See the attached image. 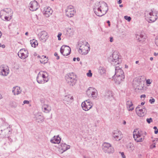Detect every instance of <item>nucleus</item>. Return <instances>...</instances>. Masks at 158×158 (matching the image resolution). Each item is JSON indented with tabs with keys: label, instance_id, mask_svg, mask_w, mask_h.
I'll return each mask as SVG.
<instances>
[{
	"label": "nucleus",
	"instance_id": "1",
	"mask_svg": "<svg viewBox=\"0 0 158 158\" xmlns=\"http://www.w3.org/2000/svg\"><path fill=\"white\" fill-rule=\"evenodd\" d=\"M93 9L97 16L101 17L106 14L108 10V7L106 2H97L94 5Z\"/></svg>",
	"mask_w": 158,
	"mask_h": 158
},
{
	"label": "nucleus",
	"instance_id": "2",
	"mask_svg": "<svg viewBox=\"0 0 158 158\" xmlns=\"http://www.w3.org/2000/svg\"><path fill=\"white\" fill-rule=\"evenodd\" d=\"M145 19L149 23L154 22L158 18L157 11L154 10H151L150 11H147L145 13Z\"/></svg>",
	"mask_w": 158,
	"mask_h": 158
},
{
	"label": "nucleus",
	"instance_id": "3",
	"mask_svg": "<svg viewBox=\"0 0 158 158\" xmlns=\"http://www.w3.org/2000/svg\"><path fill=\"white\" fill-rule=\"evenodd\" d=\"M13 13V11L10 8H5L0 11V17L3 20L4 19L5 20L8 21L11 19Z\"/></svg>",
	"mask_w": 158,
	"mask_h": 158
},
{
	"label": "nucleus",
	"instance_id": "4",
	"mask_svg": "<svg viewBox=\"0 0 158 158\" xmlns=\"http://www.w3.org/2000/svg\"><path fill=\"white\" fill-rule=\"evenodd\" d=\"M49 80L48 73L44 71H40L38 74L37 77V81L40 84H44Z\"/></svg>",
	"mask_w": 158,
	"mask_h": 158
},
{
	"label": "nucleus",
	"instance_id": "5",
	"mask_svg": "<svg viewBox=\"0 0 158 158\" xmlns=\"http://www.w3.org/2000/svg\"><path fill=\"white\" fill-rule=\"evenodd\" d=\"M143 81L140 77L135 78L133 81L132 85L135 89L142 90L143 87Z\"/></svg>",
	"mask_w": 158,
	"mask_h": 158
},
{
	"label": "nucleus",
	"instance_id": "6",
	"mask_svg": "<svg viewBox=\"0 0 158 158\" xmlns=\"http://www.w3.org/2000/svg\"><path fill=\"white\" fill-rule=\"evenodd\" d=\"M110 61L112 64L114 66H117V65H119L120 63L121 60L119 58L118 53L117 52H114L110 56Z\"/></svg>",
	"mask_w": 158,
	"mask_h": 158
},
{
	"label": "nucleus",
	"instance_id": "7",
	"mask_svg": "<svg viewBox=\"0 0 158 158\" xmlns=\"http://www.w3.org/2000/svg\"><path fill=\"white\" fill-rule=\"evenodd\" d=\"M86 92L87 96L93 99H95L98 97V91L93 87H89L86 90Z\"/></svg>",
	"mask_w": 158,
	"mask_h": 158
},
{
	"label": "nucleus",
	"instance_id": "8",
	"mask_svg": "<svg viewBox=\"0 0 158 158\" xmlns=\"http://www.w3.org/2000/svg\"><path fill=\"white\" fill-rule=\"evenodd\" d=\"M102 151L106 153L110 154L114 152V149L111 144L107 142L103 143L102 145Z\"/></svg>",
	"mask_w": 158,
	"mask_h": 158
},
{
	"label": "nucleus",
	"instance_id": "9",
	"mask_svg": "<svg viewBox=\"0 0 158 158\" xmlns=\"http://www.w3.org/2000/svg\"><path fill=\"white\" fill-rule=\"evenodd\" d=\"M65 77L67 82L70 86H73L76 83V77L73 73L68 74Z\"/></svg>",
	"mask_w": 158,
	"mask_h": 158
},
{
	"label": "nucleus",
	"instance_id": "10",
	"mask_svg": "<svg viewBox=\"0 0 158 158\" xmlns=\"http://www.w3.org/2000/svg\"><path fill=\"white\" fill-rule=\"evenodd\" d=\"M133 136L135 141L137 142H142L144 139V136L141 131L138 129H135L133 132Z\"/></svg>",
	"mask_w": 158,
	"mask_h": 158
},
{
	"label": "nucleus",
	"instance_id": "11",
	"mask_svg": "<svg viewBox=\"0 0 158 158\" xmlns=\"http://www.w3.org/2000/svg\"><path fill=\"white\" fill-rule=\"evenodd\" d=\"M89 51V45L87 43L85 44H82L81 45L78 49L79 52L82 54L85 55L88 53Z\"/></svg>",
	"mask_w": 158,
	"mask_h": 158
},
{
	"label": "nucleus",
	"instance_id": "12",
	"mask_svg": "<svg viewBox=\"0 0 158 158\" xmlns=\"http://www.w3.org/2000/svg\"><path fill=\"white\" fill-rule=\"evenodd\" d=\"M93 103L89 100H86L82 102L81 106L83 110L87 111L92 108Z\"/></svg>",
	"mask_w": 158,
	"mask_h": 158
},
{
	"label": "nucleus",
	"instance_id": "13",
	"mask_svg": "<svg viewBox=\"0 0 158 158\" xmlns=\"http://www.w3.org/2000/svg\"><path fill=\"white\" fill-rule=\"evenodd\" d=\"M135 111L138 115L140 117L144 116L146 113V110L141 105H138L135 109Z\"/></svg>",
	"mask_w": 158,
	"mask_h": 158
},
{
	"label": "nucleus",
	"instance_id": "14",
	"mask_svg": "<svg viewBox=\"0 0 158 158\" xmlns=\"http://www.w3.org/2000/svg\"><path fill=\"white\" fill-rule=\"evenodd\" d=\"M65 12L66 16L69 17H73L76 13L72 6H68L65 10Z\"/></svg>",
	"mask_w": 158,
	"mask_h": 158
},
{
	"label": "nucleus",
	"instance_id": "15",
	"mask_svg": "<svg viewBox=\"0 0 158 158\" xmlns=\"http://www.w3.org/2000/svg\"><path fill=\"white\" fill-rule=\"evenodd\" d=\"M122 137V134L120 131L117 130L114 131L112 133V138L114 140L119 141Z\"/></svg>",
	"mask_w": 158,
	"mask_h": 158
},
{
	"label": "nucleus",
	"instance_id": "16",
	"mask_svg": "<svg viewBox=\"0 0 158 158\" xmlns=\"http://www.w3.org/2000/svg\"><path fill=\"white\" fill-rule=\"evenodd\" d=\"M60 53L64 56L69 55L71 52V48L68 46L63 45L60 49Z\"/></svg>",
	"mask_w": 158,
	"mask_h": 158
},
{
	"label": "nucleus",
	"instance_id": "17",
	"mask_svg": "<svg viewBox=\"0 0 158 158\" xmlns=\"http://www.w3.org/2000/svg\"><path fill=\"white\" fill-rule=\"evenodd\" d=\"M18 54L19 58L24 60L28 57V51L26 49H22L19 50Z\"/></svg>",
	"mask_w": 158,
	"mask_h": 158
},
{
	"label": "nucleus",
	"instance_id": "18",
	"mask_svg": "<svg viewBox=\"0 0 158 158\" xmlns=\"http://www.w3.org/2000/svg\"><path fill=\"white\" fill-rule=\"evenodd\" d=\"M29 9L31 11H35L38 9L39 7L38 3L36 1H31L29 5Z\"/></svg>",
	"mask_w": 158,
	"mask_h": 158
},
{
	"label": "nucleus",
	"instance_id": "19",
	"mask_svg": "<svg viewBox=\"0 0 158 158\" xmlns=\"http://www.w3.org/2000/svg\"><path fill=\"white\" fill-rule=\"evenodd\" d=\"M53 11L52 8L49 6H46L44 7L43 10L42 12L44 16L48 17L52 15Z\"/></svg>",
	"mask_w": 158,
	"mask_h": 158
},
{
	"label": "nucleus",
	"instance_id": "20",
	"mask_svg": "<svg viewBox=\"0 0 158 158\" xmlns=\"http://www.w3.org/2000/svg\"><path fill=\"white\" fill-rule=\"evenodd\" d=\"M9 73L8 67L6 66L2 65L0 66V75L3 76H6Z\"/></svg>",
	"mask_w": 158,
	"mask_h": 158
},
{
	"label": "nucleus",
	"instance_id": "21",
	"mask_svg": "<svg viewBox=\"0 0 158 158\" xmlns=\"http://www.w3.org/2000/svg\"><path fill=\"white\" fill-rule=\"evenodd\" d=\"M39 35L40 40L43 42H45L48 37L47 33L45 31H41Z\"/></svg>",
	"mask_w": 158,
	"mask_h": 158
},
{
	"label": "nucleus",
	"instance_id": "22",
	"mask_svg": "<svg viewBox=\"0 0 158 158\" xmlns=\"http://www.w3.org/2000/svg\"><path fill=\"white\" fill-rule=\"evenodd\" d=\"M73 98L70 95H68L64 96L63 98L64 102L66 104H70L73 101Z\"/></svg>",
	"mask_w": 158,
	"mask_h": 158
},
{
	"label": "nucleus",
	"instance_id": "23",
	"mask_svg": "<svg viewBox=\"0 0 158 158\" xmlns=\"http://www.w3.org/2000/svg\"><path fill=\"white\" fill-rule=\"evenodd\" d=\"M146 38V36L143 34H139L136 35V40L141 43L144 42Z\"/></svg>",
	"mask_w": 158,
	"mask_h": 158
},
{
	"label": "nucleus",
	"instance_id": "24",
	"mask_svg": "<svg viewBox=\"0 0 158 158\" xmlns=\"http://www.w3.org/2000/svg\"><path fill=\"white\" fill-rule=\"evenodd\" d=\"M34 118L37 122L41 123L44 121V118L40 113H36L34 115Z\"/></svg>",
	"mask_w": 158,
	"mask_h": 158
},
{
	"label": "nucleus",
	"instance_id": "25",
	"mask_svg": "<svg viewBox=\"0 0 158 158\" xmlns=\"http://www.w3.org/2000/svg\"><path fill=\"white\" fill-rule=\"evenodd\" d=\"M124 77V75H119V76L114 75L113 77L114 81L117 84H120L123 80Z\"/></svg>",
	"mask_w": 158,
	"mask_h": 158
},
{
	"label": "nucleus",
	"instance_id": "26",
	"mask_svg": "<svg viewBox=\"0 0 158 158\" xmlns=\"http://www.w3.org/2000/svg\"><path fill=\"white\" fill-rule=\"evenodd\" d=\"M115 73L114 75L119 76V75H124V73L123 70L119 66H115Z\"/></svg>",
	"mask_w": 158,
	"mask_h": 158
},
{
	"label": "nucleus",
	"instance_id": "27",
	"mask_svg": "<svg viewBox=\"0 0 158 158\" xmlns=\"http://www.w3.org/2000/svg\"><path fill=\"white\" fill-rule=\"evenodd\" d=\"M42 110L45 113H48L51 110V107L48 104H44L42 106Z\"/></svg>",
	"mask_w": 158,
	"mask_h": 158
},
{
	"label": "nucleus",
	"instance_id": "28",
	"mask_svg": "<svg viewBox=\"0 0 158 158\" xmlns=\"http://www.w3.org/2000/svg\"><path fill=\"white\" fill-rule=\"evenodd\" d=\"M12 91L14 95H17L21 93L22 90L19 87L16 86L13 88Z\"/></svg>",
	"mask_w": 158,
	"mask_h": 158
},
{
	"label": "nucleus",
	"instance_id": "29",
	"mask_svg": "<svg viewBox=\"0 0 158 158\" xmlns=\"http://www.w3.org/2000/svg\"><path fill=\"white\" fill-rule=\"evenodd\" d=\"M70 148V146L64 143H61L60 145V146L59 147V149L60 150H62L63 151L62 152L63 153V152L66 151L68 149H69Z\"/></svg>",
	"mask_w": 158,
	"mask_h": 158
},
{
	"label": "nucleus",
	"instance_id": "30",
	"mask_svg": "<svg viewBox=\"0 0 158 158\" xmlns=\"http://www.w3.org/2000/svg\"><path fill=\"white\" fill-rule=\"evenodd\" d=\"M127 107L128 110L132 111L134 110L133 104L131 101H128L126 103Z\"/></svg>",
	"mask_w": 158,
	"mask_h": 158
},
{
	"label": "nucleus",
	"instance_id": "31",
	"mask_svg": "<svg viewBox=\"0 0 158 158\" xmlns=\"http://www.w3.org/2000/svg\"><path fill=\"white\" fill-rule=\"evenodd\" d=\"M61 139L59 136H54L51 140L52 143H59L60 142Z\"/></svg>",
	"mask_w": 158,
	"mask_h": 158
},
{
	"label": "nucleus",
	"instance_id": "32",
	"mask_svg": "<svg viewBox=\"0 0 158 158\" xmlns=\"http://www.w3.org/2000/svg\"><path fill=\"white\" fill-rule=\"evenodd\" d=\"M67 34L70 36H73L74 34V30L72 27H69L66 29Z\"/></svg>",
	"mask_w": 158,
	"mask_h": 158
},
{
	"label": "nucleus",
	"instance_id": "33",
	"mask_svg": "<svg viewBox=\"0 0 158 158\" xmlns=\"http://www.w3.org/2000/svg\"><path fill=\"white\" fill-rule=\"evenodd\" d=\"M48 60L46 56H43L40 58V61L41 63L45 64L47 62Z\"/></svg>",
	"mask_w": 158,
	"mask_h": 158
},
{
	"label": "nucleus",
	"instance_id": "34",
	"mask_svg": "<svg viewBox=\"0 0 158 158\" xmlns=\"http://www.w3.org/2000/svg\"><path fill=\"white\" fill-rule=\"evenodd\" d=\"M30 44L32 47L35 48L38 44L37 41L35 40H33L30 41Z\"/></svg>",
	"mask_w": 158,
	"mask_h": 158
},
{
	"label": "nucleus",
	"instance_id": "35",
	"mask_svg": "<svg viewBox=\"0 0 158 158\" xmlns=\"http://www.w3.org/2000/svg\"><path fill=\"white\" fill-rule=\"evenodd\" d=\"M98 71L101 74H103L105 73L106 70L105 68L100 66L99 68Z\"/></svg>",
	"mask_w": 158,
	"mask_h": 158
},
{
	"label": "nucleus",
	"instance_id": "36",
	"mask_svg": "<svg viewBox=\"0 0 158 158\" xmlns=\"http://www.w3.org/2000/svg\"><path fill=\"white\" fill-rule=\"evenodd\" d=\"M124 19L128 21V22H130L131 21V18L130 16H125L124 17Z\"/></svg>",
	"mask_w": 158,
	"mask_h": 158
},
{
	"label": "nucleus",
	"instance_id": "37",
	"mask_svg": "<svg viewBox=\"0 0 158 158\" xmlns=\"http://www.w3.org/2000/svg\"><path fill=\"white\" fill-rule=\"evenodd\" d=\"M87 76L89 77H91L92 76V73L91 72L90 70H89V72L86 74Z\"/></svg>",
	"mask_w": 158,
	"mask_h": 158
},
{
	"label": "nucleus",
	"instance_id": "38",
	"mask_svg": "<svg viewBox=\"0 0 158 158\" xmlns=\"http://www.w3.org/2000/svg\"><path fill=\"white\" fill-rule=\"evenodd\" d=\"M152 82V80L150 79H148L146 80V82L147 84H150Z\"/></svg>",
	"mask_w": 158,
	"mask_h": 158
},
{
	"label": "nucleus",
	"instance_id": "39",
	"mask_svg": "<svg viewBox=\"0 0 158 158\" xmlns=\"http://www.w3.org/2000/svg\"><path fill=\"white\" fill-rule=\"evenodd\" d=\"M146 121L148 123H150L152 121V118H148L147 119Z\"/></svg>",
	"mask_w": 158,
	"mask_h": 158
},
{
	"label": "nucleus",
	"instance_id": "40",
	"mask_svg": "<svg viewBox=\"0 0 158 158\" xmlns=\"http://www.w3.org/2000/svg\"><path fill=\"white\" fill-rule=\"evenodd\" d=\"M62 34L60 32H59L58 33V34L57 35V37L58 38V40H61V38H60V36Z\"/></svg>",
	"mask_w": 158,
	"mask_h": 158
},
{
	"label": "nucleus",
	"instance_id": "41",
	"mask_svg": "<svg viewBox=\"0 0 158 158\" xmlns=\"http://www.w3.org/2000/svg\"><path fill=\"white\" fill-rule=\"evenodd\" d=\"M119 153L121 154L122 156V157L123 158H125V155L124 153L123 152H120Z\"/></svg>",
	"mask_w": 158,
	"mask_h": 158
},
{
	"label": "nucleus",
	"instance_id": "42",
	"mask_svg": "<svg viewBox=\"0 0 158 158\" xmlns=\"http://www.w3.org/2000/svg\"><path fill=\"white\" fill-rule=\"evenodd\" d=\"M155 43L156 44L157 46H158V36L156 37L155 40Z\"/></svg>",
	"mask_w": 158,
	"mask_h": 158
},
{
	"label": "nucleus",
	"instance_id": "43",
	"mask_svg": "<svg viewBox=\"0 0 158 158\" xmlns=\"http://www.w3.org/2000/svg\"><path fill=\"white\" fill-rule=\"evenodd\" d=\"M54 55L55 56H57L56 59L57 60L59 59V58H60L59 56H58V54L57 52H55L54 53Z\"/></svg>",
	"mask_w": 158,
	"mask_h": 158
},
{
	"label": "nucleus",
	"instance_id": "44",
	"mask_svg": "<svg viewBox=\"0 0 158 158\" xmlns=\"http://www.w3.org/2000/svg\"><path fill=\"white\" fill-rule=\"evenodd\" d=\"M155 100L154 98H152V99H150L149 100V102L151 103H153L155 102Z\"/></svg>",
	"mask_w": 158,
	"mask_h": 158
},
{
	"label": "nucleus",
	"instance_id": "45",
	"mask_svg": "<svg viewBox=\"0 0 158 158\" xmlns=\"http://www.w3.org/2000/svg\"><path fill=\"white\" fill-rule=\"evenodd\" d=\"M23 104H28L29 103V102L27 100H24L23 101Z\"/></svg>",
	"mask_w": 158,
	"mask_h": 158
},
{
	"label": "nucleus",
	"instance_id": "46",
	"mask_svg": "<svg viewBox=\"0 0 158 158\" xmlns=\"http://www.w3.org/2000/svg\"><path fill=\"white\" fill-rule=\"evenodd\" d=\"M6 130L9 132H10L11 131H12V130L10 128V126L9 127H7V129H6Z\"/></svg>",
	"mask_w": 158,
	"mask_h": 158
},
{
	"label": "nucleus",
	"instance_id": "47",
	"mask_svg": "<svg viewBox=\"0 0 158 158\" xmlns=\"http://www.w3.org/2000/svg\"><path fill=\"white\" fill-rule=\"evenodd\" d=\"M155 147H156V146H155V143L152 144V145H151V146H150V148H155Z\"/></svg>",
	"mask_w": 158,
	"mask_h": 158
},
{
	"label": "nucleus",
	"instance_id": "48",
	"mask_svg": "<svg viewBox=\"0 0 158 158\" xmlns=\"http://www.w3.org/2000/svg\"><path fill=\"white\" fill-rule=\"evenodd\" d=\"M0 47L4 48L5 47V45L4 44H1L0 43Z\"/></svg>",
	"mask_w": 158,
	"mask_h": 158
},
{
	"label": "nucleus",
	"instance_id": "49",
	"mask_svg": "<svg viewBox=\"0 0 158 158\" xmlns=\"http://www.w3.org/2000/svg\"><path fill=\"white\" fill-rule=\"evenodd\" d=\"M110 42H112L113 41V38L112 37H110Z\"/></svg>",
	"mask_w": 158,
	"mask_h": 158
},
{
	"label": "nucleus",
	"instance_id": "50",
	"mask_svg": "<svg viewBox=\"0 0 158 158\" xmlns=\"http://www.w3.org/2000/svg\"><path fill=\"white\" fill-rule=\"evenodd\" d=\"M146 97V95H145V94H143L142 95H141L140 96V98H145Z\"/></svg>",
	"mask_w": 158,
	"mask_h": 158
},
{
	"label": "nucleus",
	"instance_id": "51",
	"mask_svg": "<svg viewBox=\"0 0 158 158\" xmlns=\"http://www.w3.org/2000/svg\"><path fill=\"white\" fill-rule=\"evenodd\" d=\"M156 130H155L154 131V133L155 134H157L158 133V129H157Z\"/></svg>",
	"mask_w": 158,
	"mask_h": 158
},
{
	"label": "nucleus",
	"instance_id": "52",
	"mask_svg": "<svg viewBox=\"0 0 158 158\" xmlns=\"http://www.w3.org/2000/svg\"><path fill=\"white\" fill-rule=\"evenodd\" d=\"M154 55L156 56H158V53L155 52L154 54Z\"/></svg>",
	"mask_w": 158,
	"mask_h": 158
},
{
	"label": "nucleus",
	"instance_id": "53",
	"mask_svg": "<svg viewBox=\"0 0 158 158\" xmlns=\"http://www.w3.org/2000/svg\"><path fill=\"white\" fill-rule=\"evenodd\" d=\"M122 2V0H119L118 2V4H121Z\"/></svg>",
	"mask_w": 158,
	"mask_h": 158
},
{
	"label": "nucleus",
	"instance_id": "54",
	"mask_svg": "<svg viewBox=\"0 0 158 158\" xmlns=\"http://www.w3.org/2000/svg\"><path fill=\"white\" fill-rule=\"evenodd\" d=\"M107 23H108V26H109L110 27V22L109 21H107Z\"/></svg>",
	"mask_w": 158,
	"mask_h": 158
},
{
	"label": "nucleus",
	"instance_id": "55",
	"mask_svg": "<svg viewBox=\"0 0 158 158\" xmlns=\"http://www.w3.org/2000/svg\"><path fill=\"white\" fill-rule=\"evenodd\" d=\"M76 60L77 61H79L80 60V58L79 57H77L76 59Z\"/></svg>",
	"mask_w": 158,
	"mask_h": 158
},
{
	"label": "nucleus",
	"instance_id": "56",
	"mask_svg": "<svg viewBox=\"0 0 158 158\" xmlns=\"http://www.w3.org/2000/svg\"><path fill=\"white\" fill-rule=\"evenodd\" d=\"M153 59V57H151L150 58V60H151V61H152Z\"/></svg>",
	"mask_w": 158,
	"mask_h": 158
},
{
	"label": "nucleus",
	"instance_id": "57",
	"mask_svg": "<svg viewBox=\"0 0 158 158\" xmlns=\"http://www.w3.org/2000/svg\"><path fill=\"white\" fill-rule=\"evenodd\" d=\"M2 98V95L0 94V100Z\"/></svg>",
	"mask_w": 158,
	"mask_h": 158
},
{
	"label": "nucleus",
	"instance_id": "58",
	"mask_svg": "<svg viewBox=\"0 0 158 158\" xmlns=\"http://www.w3.org/2000/svg\"><path fill=\"white\" fill-rule=\"evenodd\" d=\"M153 129L155 130H156L157 129L156 127L155 126L153 127Z\"/></svg>",
	"mask_w": 158,
	"mask_h": 158
},
{
	"label": "nucleus",
	"instance_id": "59",
	"mask_svg": "<svg viewBox=\"0 0 158 158\" xmlns=\"http://www.w3.org/2000/svg\"><path fill=\"white\" fill-rule=\"evenodd\" d=\"M144 103H145V102H142L141 103V105H141V106H142V105H143L144 104Z\"/></svg>",
	"mask_w": 158,
	"mask_h": 158
},
{
	"label": "nucleus",
	"instance_id": "60",
	"mask_svg": "<svg viewBox=\"0 0 158 158\" xmlns=\"http://www.w3.org/2000/svg\"><path fill=\"white\" fill-rule=\"evenodd\" d=\"M123 124H124V125H125L126 124V121L125 120H124L123 121Z\"/></svg>",
	"mask_w": 158,
	"mask_h": 158
},
{
	"label": "nucleus",
	"instance_id": "61",
	"mask_svg": "<svg viewBox=\"0 0 158 158\" xmlns=\"http://www.w3.org/2000/svg\"><path fill=\"white\" fill-rule=\"evenodd\" d=\"M28 32H26V33H25V35H28Z\"/></svg>",
	"mask_w": 158,
	"mask_h": 158
},
{
	"label": "nucleus",
	"instance_id": "62",
	"mask_svg": "<svg viewBox=\"0 0 158 158\" xmlns=\"http://www.w3.org/2000/svg\"><path fill=\"white\" fill-rule=\"evenodd\" d=\"M76 58H73V60L74 61H76Z\"/></svg>",
	"mask_w": 158,
	"mask_h": 158
},
{
	"label": "nucleus",
	"instance_id": "63",
	"mask_svg": "<svg viewBox=\"0 0 158 158\" xmlns=\"http://www.w3.org/2000/svg\"><path fill=\"white\" fill-rule=\"evenodd\" d=\"M119 7H123V5L122 4L120 5Z\"/></svg>",
	"mask_w": 158,
	"mask_h": 158
},
{
	"label": "nucleus",
	"instance_id": "64",
	"mask_svg": "<svg viewBox=\"0 0 158 158\" xmlns=\"http://www.w3.org/2000/svg\"><path fill=\"white\" fill-rule=\"evenodd\" d=\"M84 158H90L89 157L84 156Z\"/></svg>",
	"mask_w": 158,
	"mask_h": 158
}]
</instances>
